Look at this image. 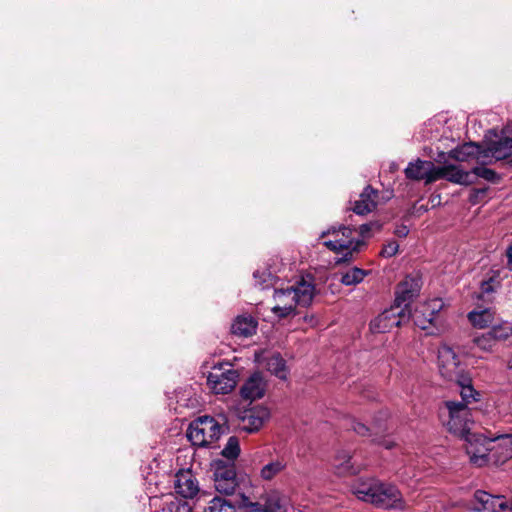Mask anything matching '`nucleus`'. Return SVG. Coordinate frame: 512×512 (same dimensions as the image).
<instances>
[{
	"label": "nucleus",
	"instance_id": "nucleus-1",
	"mask_svg": "<svg viewBox=\"0 0 512 512\" xmlns=\"http://www.w3.org/2000/svg\"><path fill=\"white\" fill-rule=\"evenodd\" d=\"M421 286V278L418 275H408L398 284L394 305L386 309V328L399 327L410 319V305L419 295Z\"/></svg>",
	"mask_w": 512,
	"mask_h": 512
},
{
	"label": "nucleus",
	"instance_id": "nucleus-2",
	"mask_svg": "<svg viewBox=\"0 0 512 512\" xmlns=\"http://www.w3.org/2000/svg\"><path fill=\"white\" fill-rule=\"evenodd\" d=\"M314 292V285L303 279L286 288H276L274 299L277 304L272 308V312L279 318H285L291 315L297 306H309L314 298Z\"/></svg>",
	"mask_w": 512,
	"mask_h": 512
},
{
	"label": "nucleus",
	"instance_id": "nucleus-3",
	"mask_svg": "<svg viewBox=\"0 0 512 512\" xmlns=\"http://www.w3.org/2000/svg\"><path fill=\"white\" fill-rule=\"evenodd\" d=\"M466 443L465 449L470 457V461L476 466H483L487 463L489 451L492 442H498V446L505 451L502 453L504 458L512 457V435L505 434L496 437H486L482 434L472 433L464 438Z\"/></svg>",
	"mask_w": 512,
	"mask_h": 512
},
{
	"label": "nucleus",
	"instance_id": "nucleus-4",
	"mask_svg": "<svg viewBox=\"0 0 512 512\" xmlns=\"http://www.w3.org/2000/svg\"><path fill=\"white\" fill-rule=\"evenodd\" d=\"M356 229L349 226H340L338 229L332 227L322 232L321 238L330 236L328 240H324L323 244L331 251L337 254L342 253L334 259L335 265L347 263L353 258V254L359 251L362 241L355 237Z\"/></svg>",
	"mask_w": 512,
	"mask_h": 512
},
{
	"label": "nucleus",
	"instance_id": "nucleus-5",
	"mask_svg": "<svg viewBox=\"0 0 512 512\" xmlns=\"http://www.w3.org/2000/svg\"><path fill=\"white\" fill-rule=\"evenodd\" d=\"M439 416L450 433L461 438H466L472 434L470 432V425L472 424L471 410L463 402L445 401L439 409Z\"/></svg>",
	"mask_w": 512,
	"mask_h": 512
},
{
	"label": "nucleus",
	"instance_id": "nucleus-6",
	"mask_svg": "<svg viewBox=\"0 0 512 512\" xmlns=\"http://www.w3.org/2000/svg\"><path fill=\"white\" fill-rule=\"evenodd\" d=\"M221 433L220 424L213 417L204 416L189 425L187 438L195 446L206 447L217 441Z\"/></svg>",
	"mask_w": 512,
	"mask_h": 512
},
{
	"label": "nucleus",
	"instance_id": "nucleus-7",
	"mask_svg": "<svg viewBox=\"0 0 512 512\" xmlns=\"http://www.w3.org/2000/svg\"><path fill=\"white\" fill-rule=\"evenodd\" d=\"M239 374L230 363L215 365L207 376V384L215 394H228L236 386Z\"/></svg>",
	"mask_w": 512,
	"mask_h": 512
},
{
	"label": "nucleus",
	"instance_id": "nucleus-8",
	"mask_svg": "<svg viewBox=\"0 0 512 512\" xmlns=\"http://www.w3.org/2000/svg\"><path fill=\"white\" fill-rule=\"evenodd\" d=\"M353 493L359 500L375 506H381L384 502V485L374 478L360 479L353 486Z\"/></svg>",
	"mask_w": 512,
	"mask_h": 512
},
{
	"label": "nucleus",
	"instance_id": "nucleus-9",
	"mask_svg": "<svg viewBox=\"0 0 512 512\" xmlns=\"http://www.w3.org/2000/svg\"><path fill=\"white\" fill-rule=\"evenodd\" d=\"M438 363L441 375L450 381L457 380L463 371L458 354L446 344L438 349Z\"/></svg>",
	"mask_w": 512,
	"mask_h": 512
},
{
	"label": "nucleus",
	"instance_id": "nucleus-10",
	"mask_svg": "<svg viewBox=\"0 0 512 512\" xmlns=\"http://www.w3.org/2000/svg\"><path fill=\"white\" fill-rule=\"evenodd\" d=\"M269 417L270 411L267 407L253 406L238 412V427L245 432L254 433L263 426Z\"/></svg>",
	"mask_w": 512,
	"mask_h": 512
},
{
	"label": "nucleus",
	"instance_id": "nucleus-11",
	"mask_svg": "<svg viewBox=\"0 0 512 512\" xmlns=\"http://www.w3.org/2000/svg\"><path fill=\"white\" fill-rule=\"evenodd\" d=\"M247 512H286L284 497L276 490L262 495L257 501H244Z\"/></svg>",
	"mask_w": 512,
	"mask_h": 512
},
{
	"label": "nucleus",
	"instance_id": "nucleus-12",
	"mask_svg": "<svg viewBox=\"0 0 512 512\" xmlns=\"http://www.w3.org/2000/svg\"><path fill=\"white\" fill-rule=\"evenodd\" d=\"M476 511L504 512L512 511V499L506 501L501 495H492L486 491L478 490L474 494V505Z\"/></svg>",
	"mask_w": 512,
	"mask_h": 512
},
{
	"label": "nucleus",
	"instance_id": "nucleus-13",
	"mask_svg": "<svg viewBox=\"0 0 512 512\" xmlns=\"http://www.w3.org/2000/svg\"><path fill=\"white\" fill-rule=\"evenodd\" d=\"M437 166L432 161L417 159L405 168V175L410 180L424 181L430 184L436 181Z\"/></svg>",
	"mask_w": 512,
	"mask_h": 512
},
{
	"label": "nucleus",
	"instance_id": "nucleus-14",
	"mask_svg": "<svg viewBox=\"0 0 512 512\" xmlns=\"http://www.w3.org/2000/svg\"><path fill=\"white\" fill-rule=\"evenodd\" d=\"M174 488L184 498H193L199 492L198 482L191 470H180L176 473Z\"/></svg>",
	"mask_w": 512,
	"mask_h": 512
},
{
	"label": "nucleus",
	"instance_id": "nucleus-15",
	"mask_svg": "<svg viewBox=\"0 0 512 512\" xmlns=\"http://www.w3.org/2000/svg\"><path fill=\"white\" fill-rule=\"evenodd\" d=\"M377 200L378 191L368 185L359 195V199L354 201L350 200V209L357 215H366L376 208Z\"/></svg>",
	"mask_w": 512,
	"mask_h": 512
},
{
	"label": "nucleus",
	"instance_id": "nucleus-16",
	"mask_svg": "<svg viewBox=\"0 0 512 512\" xmlns=\"http://www.w3.org/2000/svg\"><path fill=\"white\" fill-rule=\"evenodd\" d=\"M439 179H445L452 183L461 185H470L474 183V180L472 179V173L469 171H464L456 165L437 166L436 181Z\"/></svg>",
	"mask_w": 512,
	"mask_h": 512
},
{
	"label": "nucleus",
	"instance_id": "nucleus-17",
	"mask_svg": "<svg viewBox=\"0 0 512 512\" xmlns=\"http://www.w3.org/2000/svg\"><path fill=\"white\" fill-rule=\"evenodd\" d=\"M482 157H492L495 160H505L512 158V138L501 137L491 141L485 150L480 152Z\"/></svg>",
	"mask_w": 512,
	"mask_h": 512
},
{
	"label": "nucleus",
	"instance_id": "nucleus-18",
	"mask_svg": "<svg viewBox=\"0 0 512 512\" xmlns=\"http://www.w3.org/2000/svg\"><path fill=\"white\" fill-rule=\"evenodd\" d=\"M241 396L247 400H256L264 396L265 383L259 373L252 374L241 387Z\"/></svg>",
	"mask_w": 512,
	"mask_h": 512
},
{
	"label": "nucleus",
	"instance_id": "nucleus-19",
	"mask_svg": "<svg viewBox=\"0 0 512 512\" xmlns=\"http://www.w3.org/2000/svg\"><path fill=\"white\" fill-rule=\"evenodd\" d=\"M335 473L339 476L354 475L360 471V468L352 462V456L349 451L340 450L335 455L333 461Z\"/></svg>",
	"mask_w": 512,
	"mask_h": 512
},
{
	"label": "nucleus",
	"instance_id": "nucleus-20",
	"mask_svg": "<svg viewBox=\"0 0 512 512\" xmlns=\"http://www.w3.org/2000/svg\"><path fill=\"white\" fill-rule=\"evenodd\" d=\"M257 322L252 316H238L231 325L233 335L239 337H250L256 333Z\"/></svg>",
	"mask_w": 512,
	"mask_h": 512
},
{
	"label": "nucleus",
	"instance_id": "nucleus-21",
	"mask_svg": "<svg viewBox=\"0 0 512 512\" xmlns=\"http://www.w3.org/2000/svg\"><path fill=\"white\" fill-rule=\"evenodd\" d=\"M468 319L474 327L483 329L492 324L494 311L490 308L474 310L468 313Z\"/></svg>",
	"mask_w": 512,
	"mask_h": 512
},
{
	"label": "nucleus",
	"instance_id": "nucleus-22",
	"mask_svg": "<svg viewBox=\"0 0 512 512\" xmlns=\"http://www.w3.org/2000/svg\"><path fill=\"white\" fill-rule=\"evenodd\" d=\"M265 366L268 371L274 374L279 379H286L287 369L286 362L280 355V353H273L271 356L266 358Z\"/></svg>",
	"mask_w": 512,
	"mask_h": 512
},
{
	"label": "nucleus",
	"instance_id": "nucleus-23",
	"mask_svg": "<svg viewBox=\"0 0 512 512\" xmlns=\"http://www.w3.org/2000/svg\"><path fill=\"white\" fill-rule=\"evenodd\" d=\"M386 510H405L407 505L404 501L401 492L392 485H386Z\"/></svg>",
	"mask_w": 512,
	"mask_h": 512
},
{
	"label": "nucleus",
	"instance_id": "nucleus-24",
	"mask_svg": "<svg viewBox=\"0 0 512 512\" xmlns=\"http://www.w3.org/2000/svg\"><path fill=\"white\" fill-rule=\"evenodd\" d=\"M473 346L483 352L493 353L498 344L489 331L475 334L472 338Z\"/></svg>",
	"mask_w": 512,
	"mask_h": 512
},
{
	"label": "nucleus",
	"instance_id": "nucleus-25",
	"mask_svg": "<svg viewBox=\"0 0 512 512\" xmlns=\"http://www.w3.org/2000/svg\"><path fill=\"white\" fill-rule=\"evenodd\" d=\"M287 464L283 459H274L265 464L260 470V477L264 481H271L278 476Z\"/></svg>",
	"mask_w": 512,
	"mask_h": 512
},
{
	"label": "nucleus",
	"instance_id": "nucleus-26",
	"mask_svg": "<svg viewBox=\"0 0 512 512\" xmlns=\"http://www.w3.org/2000/svg\"><path fill=\"white\" fill-rule=\"evenodd\" d=\"M367 274L368 271L357 267H353L338 273L340 282L346 286H352L361 283Z\"/></svg>",
	"mask_w": 512,
	"mask_h": 512
},
{
	"label": "nucleus",
	"instance_id": "nucleus-27",
	"mask_svg": "<svg viewBox=\"0 0 512 512\" xmlns=\"http://www.w3.org/2000/svg\"><path fill=\"white\" fill-rule=\"evenodd\" d=\"M430 305L426 304L422 306L421 310H416L413 318L416 325L422 329H426L433 321L436 308L429 309Z\"/></svg>",
	"mask_w": 512,
	"mask_h": 512
},
{
	"label": "nucleus",
	"instance_id": "nucleus-28",
	"mask_svg": "<svg viewBox=\"0 0 512 512\" xmlns=\"http://www.w3.org/2000/svg\"><path fill=\"white\" fill-rule=\"evenodd\" d=\"M479 147L473 143H466L461 147L452 149L449 152V157L457 161H466L469 157L478 152Z\"/></svg>",
	"mask_w": 512,
	"mask_h": 512
},
{
	"label": "nucleus",
	"instance_id": "nucleus-29",
	"mask_svg": "<svg viewBox=\"0 0 512 512\" xmlns=\"http://www.w3.org/2000/svg\"><path fill=\"white\" fill-rule=\"evenodd\" d=\"M214 479L237 481L234 464H225L222 461L217 462L214 471Z\"/></svg>",
	"mask_w": 512,
	"mask_h": 512
},
{
	"label": "nucleus",
	"instance_id": "nucleus-30",
	"mask_svg": "<svg viewBox=\"0 0 512 512\" xmlns=\"http://www.w3.org/2000/svg\"><path fill=\"white\" fill-rule=\"evenodd\" d=\"M255 284L262 290L267 289L274 285L275 276L267 269H257L253 273Z\"/></svg>",
	"mask_w": 512,
	"mask_h": 512
},
{
	"label": "nucleus",
	"instance_id": "nucleus-31",
	"mask_svg": "<svg viewBox=\"0 0 512 512\" xmlns=\"http://www.w3.org/2000/svg\"><path fill=\"white\" fill-rule=\"evenodd\" d=\"M472 173V179L475 181V178H482L491 183H498L500 180V175L496 173V171L485 167L484 165L475 166L469 171Z\"/></svg>",
	"mask_w": 512,
	"mask_h": 512
},
{
	"label": "nucleus",
	"instance_id": "nucleus-32",
	"mask_svg": "<svg viewBox=\"0 0 512 512\" xmlns=\"http://www.w3.org/2000/svg\"><path fill=\"white\" fill-rule=\"evenodd\" d=\"M489 332L495 338L497 344L507 340L512 336V326L508 322L499 325H494Z\"/></svg>",
	"mask_w": 512,
	"mask_h": 512
},
{
	"label": "nucleus",
	"instance_id": "nucleus-33",
	"mask_svg": "<svg viewBox=\"0 0 512 512\" xmlns=\"http://www.w3.org/2000/svg\"><path fill=\"white\" fill-rule=\"evenodd\" d=\"M204 512H237L235 507L226 502L224 499L215 497L209 505L204 509Z\"/></svg>",
	"mask_w": 512,
	"mask_h": 512
},
{
	"label": "nucleus",
	"instance_id": "nucleus-34",
	"mask_svg": "<svg viewBox=\"0 0 512 512\" xmlns=\"http://www.w3.org/2000/svg\"><path fill=\"white\" fill-rule=\"evenodd\" d=\"M240 454V444L236 436L229 437L225 447L222 450V455L229 459L235 460Z\"/></svg>",
	"mask_w": 512,
	"mask_h": 512
},
{
	"label": "nucleus",
	"instance_id": "nucleus-35",
	"mask_svg": "<svg viewBox=\"0 0 512 512\" xmlns=\"http://www.w3.org/2000/svg\"><path fill=\"white\" fill-rule=\"evenodd\" d=\"M214 485L219 493L225 495H232L236 490L237 481H225L222 479H214Z\"/></svg>",
	"mask_w": 512,
	"mask_h": 512
},
{
	"label": "nucleus",
	"instance_id": "nucleus-36",
	"mask_svg": "<svg viewBox=\"0 0 512 512\" xmlns=\"http://www.w3.org/2000/svg\"><path fill=\"white\" fill-rule=\"evenodd\" d=\"M500 285L499 271L494 272L487 280L481 282V291L489 294L495 291L496 286Z\"/></svg>",
	"mask_w": 512,
	"mask_h": 512
},
{
	"label": "nucleus",
	"instance_id": "nucleus-37",
	"mask_svg": "<svg viewBox=\"0 0 512 512\" xmlns=\"http://www.w3.org/2000/svg\"><path fill=\"white\" fill-rule=\"evenodd\" d=\"M461 398L462 400L460 402H463L468 406L471 402L478 401L479 393L474 390V388L471 385L463 386L461 389Z\"/></svg>",
	"mask_w": 512,
	"mask_h": 512
},
{
	"label": "nucleus",
	"instance_id": "nucleus-38",
	"mask_svg": "<svg viewBox=\"0 0 512 512\" xmlns=\"http://www.w3.org/2000/svg\"><path fill=\"white\" fill-rule=\"evenodd\" d=\"M381 230V224L378 222H370L360 225L359 227V234L361 237H369L372 232L380 231Z\"/></svg>",
	"mask_w": 512,
	"mask_h": 512
},
{
	"label": "nucleus",
	"instance_id": "nucleus-39",
	"mask_svg": "<svg viewBox=\"0 0 512 512\" xmlns=\"http://www.w3.org/2000/svg\"><path fill=\"white\" fill-rule=\"evenodd\" d=\"M384 320L382 318V314L378 315L376 318H374L371 322H370V330L372 333H382L383 332V327H384Z\"/></svg>",
	"mask_w": 512,
	"mask_h": 512
},
{
	"label": "nucleus",
	"instance_id": "nucleus-40",
	"mask_svg": "<svg viewBox=\"0 0 512 512\" xmlns=\"http://www.w3.org/2000/svg\"><path fill=\"white\" fill-rule=\"evenodd\" d=\"M353 430L361 436H366V435H370L371 429L363 423L355 422L353 424Z\"/></svg>",
	"mask_w": 512,
	"mask_h": 512
},
{
	"label": "nucleus",
	"instance_id": "nucleus-41",
	"mask_svg": "<svg viewBox=\"0 0 512 512\" xmlns=\"http://www.w3.org/2000/svg\"><path fill=\"white\" fill-rule=\"evenodd\" d=\"M399 244L396 241L386 244V256H393L398 252Z\"/></svg>",
	"mask_w": 512,
	"mask_h": 512
},
{
	"label": "nucleus",
	"instance_id": "nucleus-42",
	"mask_svg": "<svg viewBox=\"0 0 512 512\" xmlns=\"http://www.w3.org/2000/svg\"><path fill=\"white\" fill-rule=\"evenodd\" d=\"M409 233V229L406 225H399L395 228L394 234L398 237H406Z\"/></svg>",
	"mask_w": 512,
	"mask_h": 512
},
{
	"label": "nucleus",
	"instance_id": "nucleus-43",
	"mask_svg": "<svg viewBox=\"0 0 512 512\" xmlns=\"http://www.w3.org/2000/svg\"><path fill=\"white\" fill-rule=\"evenodd\" d=\"M506 257L508 260V268L512 271V244L506 250Z\"/></svg>",
	"mask_w": 512,
	"mask_h": 512
},
{
	"label": "nucleus",
	"instance_id": "nucleus-44",
	"mask_svg": "<svg viewBox=\"0 0 512 512\" xmlns=\"http://www.w3.org/2000/svg\"><path fill=\"white\" fill-rule=\"evenodd\" d=\"M435 160L439 163H444L446 161V153L440 152Z\"/></svg>",
	"mask_w": 512,
	"mask_h": 512
},
{
	"label": "nucleus",
	"instance_id": "nucleus-45",
	"mask_svg": "<svg viewBox=\"0 0 512 512\" xmlns=\"http://www.w3.org/2000/svg\"><path fill=\"white\" fill-rule=\"evenodd\" d=\"M379 254H380V255H383V254H384V247L380 250Z\"/></svg>",
	"mask_w": 512,
	"mask_h": 512
},
{
	"label": "nucleus",
	"instance_id": "nucleus-46",
	"mask_svg": "<svg viewBox=\"0 0 512 512\" xmlns=\"http://www.w3.org/2000/svg\"><path fill=\"white\" fill-rule=\"evenodd\" d=\"M385 448L386 449L390 448V445L387 442H386Z\"/></svg>",
	"mask_w": 512,
	"mask_h": 512
},
{
	"label": "nucleus",
	"instance_id": "nucleus-47",
	"mask_svg": "<svg viewBox=\"0 0 512 512\" xmlns=\"http://www.w3.org/2000/svg\"><path fill=\"white\" fill-rule=\"evenodd\" d=\"M510 368H512V363L510 364Z\"/></svg>",
	"mask_w": 512,
	"mask_h": 512
}]
</instances>
